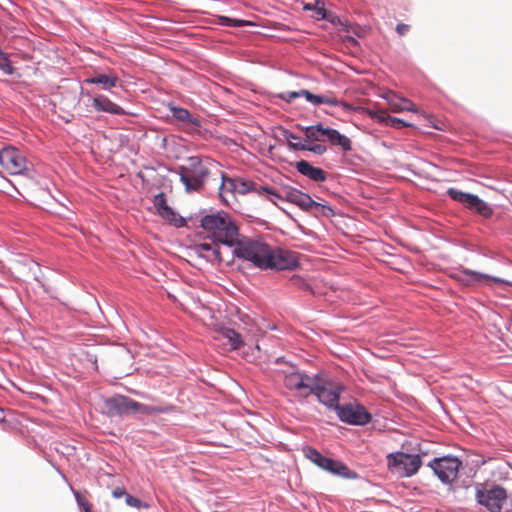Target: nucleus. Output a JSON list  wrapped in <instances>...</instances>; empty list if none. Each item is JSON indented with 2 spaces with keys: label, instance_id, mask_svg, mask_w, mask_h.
Instances as JSON below:
<instances>
[{
  "label": "nucleus",
  "instance_id": "1",
  "mask_svg": "<svg viewBox=\"0 0 512 512\" xmlns=\"http://www.w3.org/2000/svg\"><path fill=\"white\" fill-rule=\"evenodd\" d=\"M233 255L260 270H293L299 266L296 253L275 248L259 238L240 236Z\"/></svg>",
  "mask_w": 512,
  "mask_h": 512
},
{
  "label": "nucleus",
  "instance_id": "2",
  "mask_svg": "<svg viewBox=\"0 0 512 512\" xmlns=\"http://www.w3.org/2000/svg\"><path fill=\"white\" fill-rule=\"evenodd\" d=\"M201 227L213 240L228 247H234L240 238L238 226L226 212L205 215L201 219Z\"/></svg>",
  "mask_w": 512,
  "mask_h": 512
},
{
  "label": "nucleus",
  "instance_id": "3",
  "mask_svg": "<svg viewBox=\"0 0 512 512\" xmlns=\"http://www.w3.org/2000/svg\"><path fill=\"white\" fill-rule=\"evenodd\" d=\"M105 408L110 416H121L128 414L151 415L159 412L160 409L139 403L129 397L116 395L105 401Z\"/></svg>",
  "mask_w": 512,
  "mask_h": 512
},
{
  "label": "nucleus",
  "instance_id": "4",
  "mask_svg": "<svg viewBox=\"0 0 512 512\" xmlns=\"http://www.w3.org/2000/svg\"><path fill=\"white\" fill-rule=\"evenodd\" d=\"M475 498L490 512H500L507 500V491L500 485L480 483L476 486Z\"/></svg>",
  "mask_w": 512,
  "mask_h": 512
},
{
  "label": "nucleus",
  "instance_id": "5",
  "mask_svg": "<svg viewBox=\"0 0 512 512\" xmlns=\"http://www.w3.org/2000/svg\"><path fill=\"white\" fill-rule=\"evenodd\" d=\"M210 171L206 165L197 157L189 160V166L181 167L180 179L187 191L200 190Z\"/></svg>",
  "mask_w": 512,
  "mask_h": 512
},
{
  "label": "nucleus",
  "instance_id": "6",
  "mask_svg": "<svg viewBox=\"0 0 512 512\" xmlns=\"http://www.w3.org/2000/svg\"><path fill=\"white\" fill-rule=\"evenodd\" d=\"M421 464L422 461L419 455L397 452L387 456L389 470L399 477H409L416 474Z\"/></svg>",
  "mask_w": 512,
  "mask_h": 512
},
{
  "label": "nucleus",
  "instance_id": "7",
  "mask_svg": "<svg viewBox=\"0 0 512 512\" xmlns=\"http://www.w3.org/2000/svg\"><path fill=\"white\" fill-rule=\"evenodd\" d=\"M343 391V387L338 384L324 381L319 376L316 377L313 392L319 402L327 406L329 409L337 410L340 394Z\"/></svg>",
  "mask_w": 512,
  "mask_h": 512
},
{
  "label": "nucleus",
  "instance_id": "8",
  "mask_svg": "<svg viewBox=\"0 0 512 512\" xmlns=\"http://www.w3.org/2000/svg\"><path fill=\"white\" fill-rule=\"evenodd\" d=\"M447 194L454 201L461 203L465 208L482 217L489 218L493 214V209L477 195L462 192L456 188H449Z\"/></svg>",
  "mask_w": 512,
  "mask_h": 512
},
{
  "label": "nucleus",
  "instance_id": "9",
  "mask_svg": "<svg viewBox=\"0 0 512 512\" xmlns=\"http://www.w3.org/2000/svg\"><path fill=\"white\" fill-rule=\"evenodd\" d=\"M428 466L443 483H452L458 476L461 461L452 456L434 458Z\"/></svg>",
  "mask_w": 512,
  "mask_h": 512
},
{
  "label": "nucleus",
  "instance_id": "10",
  "mask_svg": "<svg viewBox=\"0 0 512 512\" xmlns=\"http://www.w3.org/2000/svg\"><path fill=\"white\" fill-rule=\"evenodd\" d=\"M317 376H309L299 371H292L285 374L284 386L294 395L301 398H306L313 392V385Z\"/></svg>",
  "mask_w": 512,
  "mask_h": 512
},
{
  "label": "nucleus",
  "instance_id": "11",
  "mask_svg": "<svg viewBox=\"0 0 512 512\" xmlns=\"http://www.w3.org/2000/svg\"><path fill=\"white\" fill-rule=\"evenodd\" d=\"M0 165L10 175H18L26 170L27 160L24 154L15 147L0 150Z\"/></svg>",
  "mask_w": 512,
  "mask_h": 512
},
{
  "label": "nucleus",
  "instance_id": "12",
  "mask_svg": "<svg viewBox=\"0 0 512 512\" xmlns=\"http://www.w3.org/2000/svg\"><path fill=\"white\" fill-rule=\"evenodd\" d=\"M303 96L306 98L307 101L312 103L313 105H321V104H327L329 106H342L345 110H350L351 105L339 100L337 97H335L332 94L328 95H315L311 93L310 91L306 89H302L298 92H284L279 94V97L286 101V102H292L297 97Z\"/></svg>",
  "mask_w": 512,
  "mask_h": 512
},
{
  "label": "nucleus",
  "instance_id": "13",
  "mask_svg": "<svg viewBox=\"0 0 512 512\" xmlns=\"http://www.w3.org/2000/svg\"><path fill=\"white\" fill-rule=\"evenodd\" d=\"M337 415L342 422L363 426L368 424L372 415L359 403H348L337 407Z\"/></svg>",
  "mask_w": 512,
  "mask_h": 512
},
{
  "label": "nucleus",
  "instance_id": "14",
  "mask_svg": "<svg viewBox=\"0 0 512 512\" xmlns=\"http://www.w3.org/2000/svg\"><path fill=\"white\" fill-rule=\"evenodd\" d=\"M452 277L458 281L459 283L465 285V286H472L477 283H480L484 280L491 281L496 284H506L509 286H512V282L498 278L493 277L487 274H482L477 271L469 270L466 268H461L457 270L454 274H452Z\"/></svg>",
  "mask_w": 512,
  "mask_h": 512
},
{
  "label": "nucleus",
  "instance_id": "15",
  "mask_svg": "<svg viewBox=\"0 0 512 512\" xmlns=\"http://www.w3.org/2000/svg\"><path fill=\"white\" fill-rule=\"evenodd\" d=\"M280 200H286L292 204L297 205L300 209L304 211H311V205H313V199L306 193L293 188L287 187L282 190L280 193Z\"/></svg>",
  "mask_w": 512,
  "mask_h": 512
},
{
  "label": "nucleus",
  "instance_id": "16",
  "mask_svg": "<svg viewBox=\"0 0 512 512\" xmlns=\"http://www.w3.org/2000/svg\"><path fill=\"white\" fill-rule=\"evenodd\" d=\"M153 204L158 212V214L165 220L170 223H173L175 226H182L184 224L183 218H177L176 213L173 211L171 207L167 205L166 197L164 193H159L154 196Z\"/></svg>",
  "mask_w": 512,
  "mask_h": 512
},
{
  "label": "nucleus",
  "instance_id": "17",
  "mask_svg": "<svg viewBox=\"0 0 512 512\" xmlns=\"http://www.w3.org/2000/svg\"><path fill=\"white\" fill-rule=\"evenodd\" d=\"M220 244L213 240L211 242H204L196 245L195 249L199 256L205 258L212 263H221L225 261L220 250Z\"/></svg>",
  "mask_w": 512,
  "mask_h": 512
},
{
  "label": "nucleus",
  "instance_id": "18",
  "mask_svg": "<svg viewBox=\"0 0 512 512\" xmlns=\"http://www.w3.org/2000/svg\"><path fill=\"white\" fill-rule=\"evenodd\" d=\"M366 113L371 119L389 127L401 129L410 126V124L404 120L390 116L385 110L367 109Z\"/></svg>",
  "mask_w": 512,
  "mask_h": 512
},
{
  "label": "nucleus",
  "instance_id": "19",
  "mask_svg": "<svg viewBox=\"0 0 512 512\" xmlns=\"http://www.w3.org/2000/svg\"><path fill=\"white\" fill-rule=\"evenodd\" d=\"M284 137L288 141L289 147L295 151H310L317 155H323L327 151L326 146L323 144H319V143L313 144L312 142H309V143L291 142V139H299V137L287 130L284 131Z\"/></svg>",
  "mask_w": 512,
  "mask_h": 512
},
{
  "label": "nucleus",
  "instance_id": "20",
  "mask_svg": "<svg viewBox=\"0 0 512 512\" xmlns=\"http://www.w3.org/2000/svg\"><path fill=\"white\" fill-rule=\"evenodd\" d=\"M92 106L98 112H106L113 115H125V110L112 102L108 97L104 95H96L92 98Z\"/></svg>",
  "mask_w": 512,
  "mask_h": 512
},
{
  "label": "nucleus",
  "instance_id": "21",
  "mask_svg": "<svg viewBox=\"0 0 512 512\" xmlns=\"http://www.w3.org/2000/svg\"><path fill=\"white\" fill-rule=\"evenodd\" d=\"M295 167L300 174L308 177L313 181L323 182L327 178L326 172L323 169L314 167L305 160L298 161Z\"/></svg>",
  "mask_w": 512,
  "mask_h": 512
},
{
  "label": "nucleus",
  "instance_id": "22",
  "mask_svg": "<svg viewBox=\"0 0 512 512\" xmlns=\"http://www.w3.org/2000/svg\"><path fill=\"white\" fill-rule=\"evenodd\" d=\"M386 100L389 106V109L394 113H399L403 111H411L416 112V106L408 99L402 98L395 93H389L386 96Z\"/></svg>",
  "mask_w": 512,
  "mask_h": 512
},
{
  "label": "nucleus",
  "instance_id": "23",
  "mask_svg": "<svg viewBox=\"0 0 512 512\" xmlns=\"http://www.w3.org/2000/svg\"><path fill=\"white\" fill-rule=\"evenodd\" d=\"M216 339L223 341L224 344L229 345L230 349L236 350L244 345L240 333L232 328H222L217 332Z\"/></svg>",
  "mask_w": 512,
  "mask_h": 512
},
{
  "label": "nucleus",
  "instance_id": "24",
  "mask_svg": "<svg viewBox=\"0 0 512 512\" xmlns=\"http://www.w3.org/2000/svg\"><path fill=\"white\" fill-rule=\"evenodd\" d=\"M119 78L115 73L110 74H95L92 77L86 78L84 83L100 85L104 90H110L117 86Z\"/></svg>",
  "mask_w": 512,
  "mask_h": 512
},
{
  "label": "nucleus",
  "instance_id": "25",
  "mask_svg": "<svg viewBox=\"0 0 512 512\" xmlns=\"http://www.w3.org/2000/svg\"><path fill=\"white\" fill-rule=\"evenodd\" d=\"M324 133L331 145L339 146L345 152L352 150L351 140L347 136L340 134L338 130L327 127Z\"/></svg>",
  "mask_w": 512,
  "mask_h": 512
},
{
  "label": "nucleus",
  "instance_id": "26",
  "mask_svg": "<svg viewBox=\"0 0 512 512\" xmlns=\"http://www.w3.org/2000/svg\"><path fill=\"white\" fill-rule=\"evenodd\" d=\"M219 196L223 203L230 206L236 201L235 185L233 184L232 178L222 176V183L219 188Z\"/></svg>",
  "mask_w": 512,
  "mask_h": 512
},
{
  "label": "nucleus",
  "instance_id": "27",
  "mask_svg": "<svg viewBox=\"0 0 512 512\" xmlns=\"http://www.w3.org/2000/svg\"><path fill=\"white\" fill-rule=\"evenodd\" d=\"M321 469L328 471L334 475L344 477V478L352 477L351 471L344 463H342L338 460L328 458V457L326 458L325 464H323Z\"/></svg>",
  "mask_w": 512,
  "mask_h": 512
},
{
  "label": "nucleus",
  "instance_id": "28",
  "mask_svg": "<svg viewBox=\"0 0 512 512\" xmlns=\"http://www.w3.org/2000/svg\"><path fill=\"white\" fill-rule=\"evenodd\" d=\"M327 127H324L321 123L316 125L307 126L304 128L305 139L303 143L309 142H321L324 140Z\"/></svg>",
  "mask_w": 512,
  "mask_h": 512
},
{
  "label": "nucleus",
  "instance_id": "29",
  "mask_svg": "<svg viewBox=\"0 0 512 512\" xmlns=\"http://www.w3.org/2000/svg\"><path fill=\"white\" fill-rule=\"evenodd\" d=\"M170 110H171L172 116L175 119H177L178 121H181L184 123H189L196 127L200 126L199 120L197 118L193 117L187 109L173 106V107H171Z\"/></svg>",
  "mask_w": 512,
  "mask_h": 512
},
{
  "label": "nucleus",
  "instance_id": "30",
  "mask_svg": "<svg viewBox=\"0 0 512 512\" xmlns=\"http://www.w3.org/2000/svg\"><path fill=\"white\" fill-rule=\"evenodd\" d=\"M233 184L235 185L236 194H246L252 191H258L257 185L251 181H246L241 178H232Z\"/></svg>",
  "mask_w": 512,
  "mask_h": 512
},
{
  "label": "nucleus",
  "instance_id": "31",
  "mask_svg": "<svg viewBox=\"0 0 512 512\" xmlns=\"http://www.w3.org/2000/svg\"><path fill=\"white\" fill-rule=\"evenodd\" d=\"M303 451L306 458L309 459L314 464H316L318 467L322 468L323 464H325L327 457L321 455V453L318 452L316 449L312 447H306L304 448Z\"/></svg>",
  "mask_w": 512,
  "mask_h": 512
},
{
  "label": "nucleus",
  "instance_id": "32",
  "mask_svg": "<svg viewBox=\"0 0 512 512\" xmlns=\"http://www.w3.org/2000/svg\"><path fill=\"white\" fill-rule=\"evenodd\" d=\"M315 214V216H324V217H331L334 215V210L323 203H319L313 200V205H311V211Z\"/></svg>",
  "mask_w": 512,
  "mask_h": 512
},
{
  "label": "nucleus",
  "instance_id": "33",
  "mask_svg": "<svg viewBox=\"0 0 512 512\" xmlns=\"http://www.w3.org/2000/svg\"><path fill=\"white\" fill-rule=\"evenodd\" d=\"M0 70L6 75H13L15 68L10 61L8 54L0 48Z\"/></svg>",
  "mask_w": 512,
  "mask_h": 512
},
{
  "label": "nucleus",
  "instance_id": "34",
  "mask_svg": "<svg viewBox=\"0 0 512 512\" xmlns=\"http://www.w3.org/2000/svg\"><path fill=\"white\" fill-rule=\"evenodd\" d=\"M219 22L221 25L231 26V27H243V26H249V25L253 24L251 21H248V20H237V19H232V18L226 17V16H220Z\"/></svg>",
  "mask_w": 512,
  "mask_h": 512
},
{
  "label": "nucleus",
  "instance_id": "35",
  "mask_svg": "<svg viewBox=\"0 0 512 512\" xmlns=\"http://www.w3.org/2000/svg\"><path fill=\"white\" fill-rule=\"evenodd\" d=\"M258 191H254L258 195H267V198L274 204H276V199L281 198L280 193H277L273 188L269 186H258Z\"/></svg>",
  "mask_w": 512,
  "mask_h": 512
},
{
  "label": "nucleus",
  "instance_id": "36",
  "mask_svg": "<svg viewBox=\"0 0 512 512\" xmlns=\"http://www.w3.org/2000/svg\"><path fill=\"white\" fill-rule=\"evenodd\" d=\"M125 502L128 506L130 507H133V508H137V509H140V508H149V504L146 503V502H143L141 501L139 498L137 497H134L130 494L126 495V499H125Z\"/></svg>",
  "mask_w": 512,
  "mask_h": 512
},
{
  "label": "nucleus",
  "instance_id": "37",
  "mask_svg": "<svg viewBox=\"0 0 512 512\" xmlns=\"http://www.w3.org/2000/svg\"><path fill=\"white\" fill-rule=\"evenodd\" d=\"M314 10V17L317 19H324L326 17V9L320 2H316L315 6L313 7Z\"/></svg>",
  "mask_w": 512,
  "mask_h": 512
},
{
  "label": "nucleus",
  "instance_id": "38",
  "mask_svg": "<svg viewBox=\"0 0 512 512\" xmlns=\"http://www.w3.org/2000/svg\"><path fill=\"white\" fill-rule=\"evenodd\" d=\"M75 497L80 506H82L85 512H92V505L86 501L79 492H75Z\"/></svg>",
  "mask_w": 512,
  "mask_h": 512
},
{
  "label": "nucleus",
  "instance_id": "39",
  "mask_svg": "<svg viewBox=\"0 0 512 512\" xmlns=\"http://www.w3.org/2000/svg\"><path fill=\"white\" fill-rule=\"evenodd\" d=\"M291 281L294 285H297L300 288L307 289V290L310 289L309 284H307L301 277L294 276V277H292Z\"/></svg>",
  "mask_w": 512,
  "mask_h": 512
},
{
  "label": "nucleus",
  "instance_id": "40",
  "mask_svg": "<svg viewBox=\"0 0 512 512\" xmlns=\"http://www.w3.org/2000/svg\"><path fill=\"white\" fill-rule=\"evenodd\" d=\"M409 30H410V25H408V24L399 23L396 26V32L400 36H403V35L407 34L409 32Z\"/></svg>",
  "mask_w": 512,
  "mask_h": 512
},
{
  "label": "nucleus",
  "instance_id": "41",
  "mask_svg": "<svg viewBox=\"0 0 512 512\" xmlns=\"http://www.w3.org/2000/svg\"><path fill=\"white\" fill-rule=\"evenodd\" d=\"M126 495H128V493H126L125 489L122 488V487H116L113 491H112V496L114 498H121V497H125L126 498Z\"/></svg>",
  "mask_w": 512,
  "mask_h": 512
},
{
  "label": "nucleus",
  "instance_id": "42",
  "mask_svg": "<svg viewBox=\"0 0 512 512\" xmlns=\"http://www.w3.org/2000/svg\"><path fill=\"white\" fill-rule=\"evenodd\" d=\"M305 9H312V7H311V5L308 4L305 6Z\"/></svg>",
  "mask_w": 512,
  "mask_h": 512
}]
</instances>
